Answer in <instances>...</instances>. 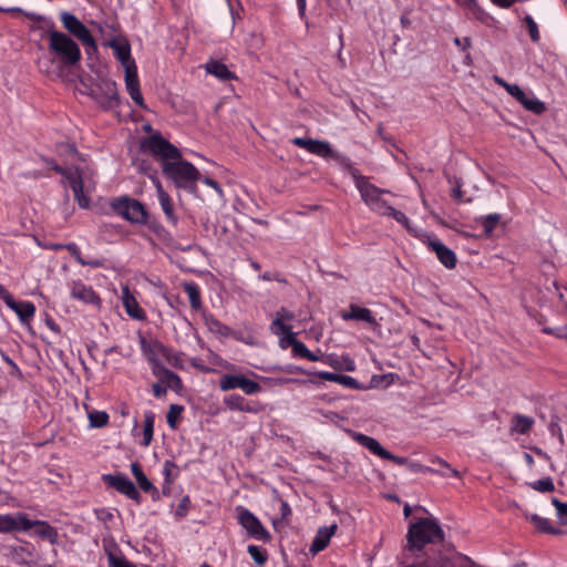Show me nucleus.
Segmentation results:
<instances>
[{
  "mask_svg": "<svg viewBox=\"0 0 567 567\" xmlns=\"http://www.w3.org/2000/svg\"><path fill=\"white\" fill-rule=\"evenodd\" d=\"M343 320H358L368 322L371 326H377V320L368 308L351 305L349 311L342 313Z\"/></svg>",
  "mask_w": 567,
  "mask_h": 567,
  "instance_id": "obj_25",
  "label": "nucleus"
},
{
  "mask_svg": "<svg viewBox=\"0 0 567 567\" xmlns=\"http://www.w3.org/2000/svg\"><path fill=\"white\" fill-rule=\"evenodd\" d=\"M535 421L530 416L515 414L511 420V433L527 434L533 427Z\"/></svg>",
  "mask_w": 567,
  "mask_h": 567,
  "instance_id": "obj_28",
  "label": "nucleus"
},
{
  "mask_svg": "<svg viewBox=\"0 0 567 567\" xmlns=\"http://www.w3.org/2000/svg\"><path fill=\"white\" fill-rule=\"evenodd\" d=\"M34 534L42 539H48L52 545L58 544L59 533L55 527L44 520H35Z\"/></svg>",
  "mask_w": 567,
  "mask_h": 567,
  "instance_id": "obj_27",
  "label": "nucleus"
},
{
  "mask_svg": "<svg viewBox=\"0 0 567 567\" xmlns=\"http://www.w3.org/2000/svg\"><path fill=\"white\" fill-rule=\"evenodd\" d=\"M247 549H248L250 557L257 565L262 566L266 564V561L268 559V555H267L266 550L259 548L256 545H249Z\"/></svg>",
  "mask_w": 567,
  "mask_h": 567,
  "instance_id": "obj_38",
  "label": "nucleus"
},
{
  "mask_svg": "<svg viewBox=\"0 0 567 567\" xmlns=\"http://www.w3.org/2000/svg\"><path fill=\"white\" fill-rule=\"evenodd\" d=\"M59 18L63 28L68 32L66 34L78 39L85 47L87 55L97 52V44L94 37L76 16L68 11H62L60 12Z\"/></svg>",
  "mask_w": 567,
  "mask_h": 567,
  "instance_id": "obj_6",
  "label": "nucleus"
},
{
  "mask_svg": "<svg viewBox=\"0 0 567 567\" xmlns=\"http://www.w3.org/2000/svg\"><path fill=\"white\" fill-rule=\"evenodd\" d=\"M525 25L527 28L528 34L533 42H538L540 39L538 25L535 20L530 16H526L524 19Z\"/></svg>",
  "mask_w": 567,
  "mask_h": 567,
  "instance_id": "obj_42",
  "label": "nucleus"
},
{
  "mask_svg": "<svg viewBox=\"0 0 567 567\" xmlns=\"http://www.w3.org/2000/svg\"><path fill=\"white\" fill-rule=\"evenodd\" d=\"M219 386L223 391L240 389L246 394H255L261 391L258 382L246 378L244 374H226L221 378Z\"/></svg>",
  "mask_w": 567,
  "mask_h": 567,
  "instance_id": "obj_13",
  "label": "nucleus"
},
{
  "mask_svg": "<svg viewBox=\"0 0 567 567\" xmlns=\"http://www.w3.org/2000/svg\"><path fill=\"white\" fill-rule=\"evenodd\" d=\"M383 458L392 461L399 465H406L409 463V460L406 457L396 456V455L390 453L389 451L386 452V454L384 455Z\"/></svg>",
  "mask_w": 567,
  "mask_h": 567,
  "instance_id": "obj_55",
  "label": "nucleus"
},
{
  "mask_svg": "<svg viewBox=\"0 0 567 567\" xmlns=\"http://www.w3.org/2000/svg\"><path fill=\"white\" fill-rule=\"evenodd\" d=\"M113 212L132 224L148 226L158 231L163 227L153 218L147 208L137 199L130 196H121L111 200Z\"/></svg>",
  "mask_w": 567,
  "mask_h": 567,
  "instance_id": "obj_3",
  "label": "nucleus"
},
{
  "mask_svg": "<svg viewBox=\"0 0 567 567\" xmlns=\"http://www.w3.org/2000/svg\"><path fill=\"white\" fill-rule=\"evenodd\" d=\"M204 69L206 73L215 76L219 81L226 82L231 80H237V76L234 72H231L226 64L218 60L210 59L208 60Z\"/></svg>",
  "mask_w": 567,
  "mask_h": 567,
  "instance_id": "obj_22",
  "label": "nucleus"
},
{
  "mask_svg": "<svg viewBox=\"0 0 567 567\" xmlns=\"http://www.w3.org/2000/svg\"><path fill=\"white\" fill-rule=\"evenodd\" d=\"M17 529V520L10 515H0V532L9 533Z\"/></svg>",
  "mask_w": 567,
  "mask_h": 567,
  "instance_id": "obj_44",
  "label": "nucleus"
},
{
  "mask_svg": "<svg viewBox=\"0 0 567 567\" xmlns=\"http://www.w3.org/2000/svg\"><path fill=\"white\" fill-rule=\"evenodd\" d=\"M549 432L551 435L557 436L560 443H564V435L557 420L550 421Z\"/></svg>",
  "mask_w": 567,
  "mask_h": 567,
  "instance_id": "obj_51",
  "label": "nucleus"
},
{
  "mask_svg": "<svg viewBox=\"0 0 567 567\" xmlns=\"http://www.w3.org/2000/svg\"><path fill=\"white\" fill-rule=\"evenodd\" d=\"M157 352L163 358H165L167 363L171 364L172 367H175V368H182L183 367V360L172 349H169V348H167L165 346L159 344V346H157Z\"/></svg>",
  "mask_w": 567,
  "mask_h": 567,
  "instance_id": "obj_35",
  "label": "nucleus"
},
{
  "mask_svg": "<svg viewBox=\"0 0 567 567\" xmlns=\"http://www.w3.org/2000/svg\"><path fill=\"white\" fill-rule=\"evenodd\" d=\"M272 324L279 327L282 333H290V327L282 323V316L280 312H277L276 319L274 320Z\"/></svg>",
  "mask_w": 567,
  "mask_h": 567,
  "instance_id": "obj_56",
  "label": "nucleus"
},
{
  "mask_svg": "<svg viewBox=\"0 0 567 567\" xmlns=\"http://www.w3.org/2000/svg\"><path fill=\"white\" fill-rule=\"evenodd\" d=\"M445 534L433 518H420L411 524L406 534V549L421 551L427 544H441Z\"/></svg>",
  "mask_w": 567,
  "mask_h": 567,
  "instance_id": "obj_2",
  "label": "nucleus"
},
{
  "mask_svg": "<svg viewBox=\"0 0 567 567\" xmlns=\"http://www.w3.org/2000/svg\"><path fill=\"white\" fill-rule=\"evenodd\" d=\"M353 439L362 446L368 449L371 453L384 457L386 450L374 439L361 433H354Z\"/></svg>",
  "mask_w": 567,
  "mask_h": 567,
  "instance_id": "obj_26",
  "label": "nucleus"
},
{
  "mask_svg": "<svg viewBox=\"0 0 567 567\" xmlns=\"http://www.w3.org/2000/svg\"><path fill=\"white\" fill-rule=\"evenodd\" d=\"M498 85L506 89L509 95L515 97L517 102H520L523 99H525V92L516 84H508L503 79L498 78Z\"/></svg>",
  "mask_w": 567,
  "mask_h": 567,
  "instance_id": "obj_40",
  "label": "nucleus"
},
{
  "mask_svg": "<svg viewBox=\"0 0 567 567\" xmlns=\"http://www.w3.org/2000/svg\"><path fill=\"white\" fill-rule=\"evenodd\" d=\"M436 252L437 259L446 267L454 268L456 265V256L454 250H434Z\"/></svg>",
  "mask_w": 567,
  "mask_h": 567,
  "instance_id": "obj_37",
  "label": "nucleus"
},
{
  "mask_svg": "<svg viewBox=\"0 0 567 567\" xmlns=\"http://www.w3.org/2000/svg\"><path fill=\"white\" fill-rule=\"evenodd\" d=\"M90 424L93 427H102L109 422V414L103 411L93 412L89 415Z\"/></svg>",
  "mask_w": 567,
  "mask_h": 567,
  "instance_id": "obj_41",
  "label": "nucleus"
},
{
  "mask_svg": "<svg viewBox=\"0 0 567 567\" xmlns=\"http://www.w3.org/2000/svg\"><path fill=\"white\" fill-rule=\"evenodd\" d=\"M337 528H338L337 524H332L330 526H324V527L319 528V530L309 548L310 553L317 554V553L323 550L328 546V544H329L331 537L334 535Z\"/></svg>",
  "mask_w": 567,
  "mask_h": 567,
  "instance_id": "obj_23",
  "label": "nucleus"
},
{
  "mask_svg": "<svg viewBox=\"0 0 567 567\" xmlns=\"http://www.w3.org/2000/svg\"><path fill=\"white\" fill-rule=\"evenodd\" d=\"M103 480L105 483H107L110 486L114 487L117 492L124 494L125 496L130 497L133 501H136L137 503L141 499V494L136 489L134 483L127 478L123 474H116V475H104Z\"/></svg>",
  "mask_w": 567,
  "mask_h": 567,
  "instance_id": "obj_16",
  "label": "nucleus"
},
{
  "mask_svg": "<svg viewBox=\"0 0 567 567\" xmlns=\"http://www.w3.org/2000/svg\"><path fill=\"white\" fill-rule=\"evenodd\" d=\"M318 377L322 380L338 382V383L340 380V374L332 373V372H319Z\"/></svg>",
  "mask_w": 567,
  "mask_h": 567,
  "instance_id": "obj_57",
  "label": "nucleus"
},
{
  "mask_svg": "<svg viewBox=\"0 0 567 567\" xmlns=\"http://www.w3.org/2000/svg\"><path fill=\"white\" fill-rule=\"evenodd\" d=\"M189 504H190V499H189V497H188V496H184V497L181 499V502H179V504H178V506H177L176 515H178V516H181V517H182V516H185V515H186V513H187V509H188Z\"/></svg>",
  "mask_w": 567,
  "mask_h": 567,
  "instance_id": "obj_52",
  "label": "nucleus"
},
{
  "mask_svg": "<svg viewBox=\"0 0 567 567\" xmlns=\"http://www.w3.org/2000/svg\"><path fill=\"white\" fill-rule=\"evenodd\" d=\"M183 406L177 404H172L169 406L168 413H167V423L172 429L176 427V419L182 413Z\"/></svg>",
  "mask_w": 567,
  "mask_h": 567,
  "instance_id": "obj_46",
  "label": "nucleus"
},
{
  "mask_svg": "<svg viewBox=\"0 0 567 567\" xmlns=\"http://www.w3.org/2000/svg\"><path fill=\"white\" fill-rule=\"evenodd\" d=\"M17 520V529L16 530H29L35 527V520H31L27 517L25 514H21L16 518Z\"/></svg>",
  "mask_w": 567,
  "mask_h": 567,
  "instance_id": "obj_47",
  "label": "nucleus"
},
{
  "mask_svg": "<svg viewBox=\"0 0 567 567\" xmlns=\"http://www.w3.org/2000/svg\"><path fill=\"white\" fill-rule=\"evenodd\" d=\"M150 362L153 365L154 375L157 377L158 380L166 385V388H169L175 392H179L183 389V382L175 372L165 368L155 358H150Z\"/></svg>",
  "mask_w": 567,
  "mask_h": 567,
  "instance_id": "obj_17",
  "label": "nucleus"
},
{
  "mask_svg": "<svg viewBox=\"0 0 567 567\" xmlns=\"http://www.w3.org/2000/svg\"><path fill=\"white\" fill-rule=\"evenodd\" d=\"M3 299L7 306L18 315L22 322H28L34 316L35 307L32 302L17 301L10 293H7Z\"/></svg>",
  "mask_w": 567,
  "mask_h": 567,
  "instance_id": "obj_19",
  "label": "nucleus"
},
{
  "mask_svg": "<svg viewBox=\"0 0 567 567\" xmlns=\"http://www.w3.org/2000/svg\"><path fill=\"white\" fill-rule=\"evenodd\" d=\"M382 215L390 216L395 219L409 231L410 235L420 239V241L426 245L427 248H447L437 239L433 233H429L422 228L413 226L403 212L398 210L389 205Z\"/></svg>",
  "mask_w": 567,
  "mask_h": 567,
  "instance_id": "obj_10",
  "label": "nucleus"
},
{
  "mask_svg": "<svg viewBox=\"0 0 567 567\" xmlns=\"http://www.w3.org/2000/svg\"><path fill=\"white\" fill-rule=\"evenodd\" d=\"M203 184L214 188L217 194L221 197L223 196V189L220 187V185L218 184V182H216L215 179L210 178V177H204L199 179Z\"/></svg>",
  "mask_w": 567,
  "mask_h": 567,
  "instance_id": "obj_53",
  "label": "nucleus"
},
{
  "mask_svg": "<svg viewBox=\"0 0 567 567\" xmlns=\"http://www.w3.org/2000/svg\"><path fill=\"white\" fill-rule=\"evenodd\" d=\"M131 471L133 476L135 477L140 488L143 492H148L153 489V483L146 477L141 465L137 462L132 463Z\"/></svg>",
  "mask_w": 567,
  "mask_h": 567,
  "instance_id": "obj_32",
  "label": "nucleus"
},
{
  "mask_svg": "<svg viewBox=\"0 0 567 567\" xmlns=\"http://www.w3.org/2000/svg\"><path fill=\"white\" fill-rule=\"evenodd\" d=\"M109 561L111 567H136L123 557H118L115 554L109 553Z\"/></svg>",
  "mask_w": 567,
  "mask_h": 567,
  "instance_id": "obj_49",
  "label": "nucleus"
},
{
  "mask_svg": "<svg viewBox=\"0 0 567 567\" xmlns=\"http://www.w3.org/2000/svg\"><path fill=\"white\" fill-rule=\"evenodd\" d=\"M348 165H340L344 171H347L352 178L354 179L355 186L360 192V195L363 202L374 212L382 215V213L386 209L389 204L386 200L382 198V194L386 193V190L381 189L373 184H371L367 177L360 174V171L354 167L350 157H348Z\"/></svg>",
  "mask_w": 567,
  "mask_h": 567,
  "instance_id": "obj_5",
  "label": "nucleus"
},
{
  "mask_svg": "<svg viewBox=\"0 0 567 567\" xmlns=\"http://www.w3.org/2000/svg\"><path fill=\"white\" fill-rule=\"evenodd\" d=\"M71 296L74 299L85 303L94 305L96 307H100L101 305V298L99 295L95 293L92 287H87L82 282H73L71 288Z\"/></svg>",
  "mask_w": 567,
  "mask_h": 567,
  "instance_id": "obj_21",
  "label": "nucleus"
},
{
  "mask_svg": "<svg viewBox=\"0 0 567 567\" xmlns=\"http://www.w3.org/2000/svg\"><path fill=\"white\" fill-rule=\"evenodd\" d=\"M542 331L544 333L554 334L557 338H561V339H566L567 340V326L566 327H559V328L544 327L542 329Z\"/></svg>",
  "mask_w": 567,
  "mask_h": 567,
  "instance_id": "obj_50",
  "label": "nucleus"
},
{
  "mask_svg": "<svg viewBox=\"0 0 567 567\" xmlns=\"http://www.w3.org/2000/svg\"><path fill=\"white\" fill-rule=\"evenodd\" d=\"M519 103L527 111H530L537 115H540L546 111L545 103L538 100L532 92L529 94H525V99H523Z\"/></svg>",
  "mask_w": 567,
  "mask_h": 567,
  "instance_id": "obj_31",
  "label": "nucleus"
},
{
  "mask_svg": "<svg viewBox=\"0 0 567 567\" xmlns=\"http://www.w3.org/2000/svg\"><path fill=\"white\" fill-rule=\"evenodd\" d=\"M289 343L291 344L292 347V353L293 355L296 357H302V358H306L310 361H318L319 358L313 354L307 347L303 342L299 341L298 339H296L293 337L292 333H290L289 336Z\"/></svg>",
  "mask_w": 567,
  "mask_h": 567,
  "instance_id": "obj_30",
  "label": "nucleus"
},
{
  "mask_svg": "<svg viewBox=\"0 0 567 567\" xmlns=\"http://www.w3.org/2000/svg\"><path fill=\"white\" fill-rule=\"evenodd\" d=\"M529 486L540 493L553 492L555 489L554 482L550 477L534 481L529 483Z\"/></svg>",
  "mask_w": 567,
  "mask_h": 567,
  "instance_id": "obj_39",
  "label": "nucleus"
},
{
  "mask_svg": "<svg viewBox=\"0 0 567 567\" xmlns=\"http://www.w3.org/2000/svg\"><path fill=\"white\" fill-rule=\"evenodd\" d=\"M553 505L556 508V515L559 519L560 524L565 525L567 524V503L560 502L557 498L551 499Z\"/></svg>",
  "mask_w": 567,
  "mask_h": 567,
  "instance_id": "obj_43",
  "label": "nucleus"
},
{
  "mask_svg": "<svg viewBox=\"0 0 567 567\" xmlns=\"http://www.w3.org/2000/svg\"><path fill=\"white\" fill-rule=\"evenodd\" d=\"M177 468L176 464L172 461H166L165 464H164V475H165V481L166 483L168 484H172L173 483V480L176 477V473H175V470Z\"/></svg>",
  "mask_w": 567,
  "mask_h": 567,
  "instance_id": "obj_48",
  "label": "nucleus"
},
{
  "mask_svg": "<svg viewBox=\"0 0 567 567\" xmlns=\"http://www.w3.org/2000/svg\"><path fill=\"white\" fill-rule=\"evenodd\" d=\"M153 427H154V414L152 412H147L145 414L144 420V430H143V442L144 446L150 445L153 440Z\"/></svg>",
  "mask_w": 567,
  "mask_h": 567,
  "instance_id": "obj_36",
  "label": "nucleus"
},
{
  "mask_svg": "<svg viewBox=\"0 0 567 567\" xmlns=\"http://www.w3.org/2000/svg\"><path fill=\"white\" fill-rule=\"evenodd\" d=\"M452 196H453V198H455V199H457V200H460V202H462V200H463V199H462V190L460 189V187H458V186H456V187H454V188H453V190H452Z\"/></svg>",
  "mask_w": 567,
  "mask_h": 567,
  "instance_id": "obj_62",
  "label": "nucleus"
},
{
  "mask_svg": "<svg viewBox=\"0 0 567 567\" xmlns=\"http://www.w3.org/2000/svg\"><path fill=\"white\" fill-rule=\"evenodd\" d=\"M281 519H286L291 514V508L286 501L280 502Z\"/></svg>",
  "mask_w": 567,
  "mask_h": 567,
  "instance_id": "obj_60",
  "label": "nucleus"
},
{
  "mask_svg": "<svg viewBox=\"0 0 567 567\" xmlns=\"http://www.w3.org/2000/svg\"><path fill=\"white\" fill-rule=\"evenodd\" d=\"M43 22L44 34L48 40V51L50 59L44 61L39 60V70L45 74H51L53 69L59 71L71 69L78 65L82 59V53L79 44L66 33L55 29L52 20L39 17Z\"/></svg>",
  "mask_w": 567,
  "mask_h": 567,
  "instance_id": "obj_1",
  "label": "nucleus"
},
{
  "mask_svg": "<svg viewBox=\"0 0 567 567\" xmlns=\"http://www.w3.org/2000/svg\"><path fill=\"white\" fill-rule=\"evenodd\" d=\"M537 300L540 306L551 307L557 313L567 316V287L550 281L538 291Z\"/></svg>",
  "mask_w": 567,
  "mask_h": 567,
  "instance_id": "obj_11",
  "label": "nucleus"
},
{
  "mask_svg": "<svg viewBox=\"0 0 567 567\" xmlns=\"http://www.w3.org/2000/svg\"><path fill=\"white\" fill-rule=\"evenodd\" d=\"M339 383L346 386L355 388L357 380L350 375L340 374Z\"/></svg>",
  "mask_w": 567,
  "mask_h": 567,
  "instance_id": "obj_58",
  "label": "nucleus"
},
{
  "mask_svg": "<svg viewBox=\"0 0 567 567\" xmlns=\"http://www.w3.org/2000/svg\"><path fill=\"white\" fill-rule=\"evenodd\" d=\"M162 172L177 188L188 193L197 190L196 184L200 179V173L192 163L185 161L182 154L179 158L164 163Z\"/></svg>",
  "mask_w": 567,
  "mask_h": 567,
  "instance_id": "obj_4",
  "label": "nucleus"
},
{
  "mask_svg": "<svg viewBox=\"0 0 567 567\" xmlns=\"http://www.w3.org/2000/svg\"><path fill=\"white\" fill-rule=\"evenodd\" d=\"M409 466V468L412 471V472H425V471H431L430 468L419 464V463H414V462H409L406 464Z\"/></svg>",
  "mask_w": 567,
  "mask_h": 567,
  "instance_id": "obj_61",
  "label": "nucleus"
},
{
  "mask_svg": "<svg viewBox=\"0 0 567 567\" xmlns=\"http://www.w3.org/2000/svg\"><path fill=\"white\" fill-rule=\"evenodd\" d=\"M107 45L113 50L114 56L126 66L131 63H135L131 54V45L126 39L114 38L107 42Z\"/></svg>",
  "mask_w": 567,
  "mask_h": 567,
  "instance_id": "obj_20",
  "label": "nucleus"
},
{
  "mask_svg": "<svg viewBox=\"0 0 567 567\" xmlns=\"http://www.w3.org/2000/svg\"><path fill=\"white\" fill-rule=\"evenodd\" d=\"M167 392V388L164 383H162L159 380L158 382L153 384V393L156 398H161L165 395Z\"/></svg>",
  "mask_w": 567,
  "mask_h": 567,
  "instance_id": "obj_54",
  "label": "nucleus"
},
{
  "mask_svg": "<svg viewBox=\"0 0 567 567\" xmlns=\"http://www.w3.org/2000/svg\"><path fill=\"white\" fill-rule=\"evenodd\" d=\"M295 146L305 148L309 153L320 156L324 159H333L339 166L348 165V156L333 150L327 141H319L305 137H295L291 140Z\"/></svg>",
  "mask_w": 567,
  "mask_h": 567,
  "instance_id": "obj_9",
  "label": "nucleus"
},
{
  "mask_svg": "<svg viewBox=\"0 0 567 567\" xmlns=\"http://www.w3.org/2000/svg\"><path fill=\"white\" fill-rule=\"evenodd\" d=\"M483 234L489 236L496 228V214H489L486 217H482Z\"/></svg>",
  "mask_w": 567,
  "mask_h": 567,
  "instance_id": "obj_45",
  "label": "nucleus"
},
{
  "mask_svg": "<svg viewBox=\"0 0 567 567\" xmlns=\"http://www.w3.org/2000/svg\"><path fill=\"white\" fill-rule=\"evenodd\" d=\"M225 404L229 410H238L241 412H248V413H256L258 412V409L250 405L245 398L233 394L225 399Z\"/></svg>",
  "mask_w": 567,
  "mask_h": 567,
  "instance_id": "obj_29",
  "label": "nucleus"
},
{
  "mask_svg": "<svg viewBox=\"0 0 567 567\" xmlns=\"http://www.w3.org/2000/svg\"><path fill=\"white\" fill-rule=\"evenodd\" d=\"M142 150L150 153L156 161L161 162V166L166 162L181 157V151L159 133L152 134L144 138L142 142Z\"/></svg>",
  "mask_w": 567,
  "mask_h": 567,
  "instance_id": "obj_7",
  "label": "nucleus"
},
{
  "mask_svg": "<svg viewBox=\"0 0 567 567\" xmlns=\"http://www.w3.org/2000/svg\"><path fill=\"white\" fill-rule=\"evenodd\" d=\"M44 163L55 171L58 174L62 175L64 179L68 182L69 186L73 190L74 199L79 204L81 208H89L90 198L84 193V183L81 172L78 167L73 168H63L58 165L53 159L44 158Z\"/></svg>",
  "mask_w": 567,
  "mask_h": 567,
  "instance_id": "obj_8",
  "label": "nucleus"
},
{
  "mask_svg": "<svg viewBox=\"0 0 567 567\" xmlns=\"http://www.w3.org/2000/svg\"><path fill=\"white\" fill-rule=\"evenodd\" d=\"M91 96L104 111L116 109L121 102L117 84L109 78L99 81L92 89Z\"/></svg>",
  "mask_w": 567,
  "mask_h": 567,
  "instance_id": "obj_12",
  "label": "nucleus"
},
{
  "mask_svg": "<svg viewBox=\"0 0 567 567\" xmlns=\"http://www.w3.org/2000/svg\"><path fill=\"white\" fill-rule=\"evenodd\" d=\"M156 192H157V199H158L159 206L165 215L166 221L172 226H177L179 219L175 212V206H174L173 199L169 196V194L164 190L161 182H156Z\"/></svg>",
  "mask_w": 567,
  "mask_h": 567,
  "instance_id": "obj_18",
  "label": "nucleus"
},
{
  "mask_svg": "<svg viewBox=\"0 0 567 567\" xmlns=\"http://www.w3.org/2000/svg\"><path fill=\"white\" fill-rule=\"evenodd\" d=\"M183 288L188 295L190 307L195 310L202 306L200 293L198 287L193 282H184Z\"/></svg>",
  "mask_w": 567,
  "mask_h": 567,
  "instance_id": "obj_34",
  "label": "nucleus"
},
{
  "mask_svg": "<svg viewBox=\"0 0 567 567\" xmlns=\"http://www.w3.org/2000/svg\"><path fill=\"white\" fill-rule=\"evenodd\" d=\"M530 522L542 533H547V534H553V535L559 534V529L553 527V525L548 518L540 517L539 515L533 514V515H530Z\"/></svg>",
  "mask_w": 567,
  "mask_h": 567,
  "instance_id": "obj_33",
  "label": "nucleus"
},
{
  "mask_svg": "<svg viewBox=\"0 0 567 567\" xmlns=\"http://www.w3.org/2000/svg\"><path fill=\"white\" fill-rule=\"evenodd\" d=\"M238 520L250 537L262 542H269L271 539L269 532L250 511L243 509L238 515Z\"/></svg>",
  "mask_w": 567,
  "mask_h": 567,
  "instance_id": "obj_14",
  "label": "nucleus"
},
{
  "mask_svg": "<svg viewBox=\"0 0 567 567\" xmlns=\"http://www.w3.org/2000/svg\"><path fill=\"white\" fill-rule=\"evenodd\" d=\"M122 302L130 317L138 320L145 318L144 310L138 306V302L131 293L128 286H124L122 288Z\"/></svg>",
  "mask_w": 567,
  "mask_h": 567,
  "instance_id": "obj_24",
  "label": "nucleus"
},
{
  "mask_svg": "<svg viewBox=\"0 0 567 567\" xmlns=\"http://www.w3.org/2000/svg\"><path fill=\"white\" fill-rule=\"evenodd\" d=\"M73 254L76 256V259L83 264V265H91L93 267H100L102 266V262L99 261V260H91V261H85L82 257H81V254H80V250H72Z\"/></svg>",
  "mask_w": 567,
  "mask_h": 567,
  "instance_id": "obj_59",
  "label": "nucleus"
},
{
  "mask_svg": "<svg viewBox=\"0 0 567 567\" xmlns=\"http://www.w3.org/2000/svg\"><path fill=\"white\" fill-rule=\"evenodd\" d=\"M125 87L133 102L141 109H146L137 74V66L131 63L125 70Z\"/></svg>",
  "mask_w": 567,
  "mask_h": 567,
  "instance_id": "obj_15",
  "label": "nucleus"
},
{
  "mask_svg": "<svg viewBox=\"0 0 567 567\" xmlns=\"http://www.w3.org/2000/svg\"><path fill=\"white\" fill-rule=\"evenodd\" d=\"M147 493H151L153 501H158L161 495L158 489L153 485V489L148 491Z\"/></svg>",
  "mask_w": 567,
  "mask_h": 567,
  "instance_id": "obj_64",
  "label": "nucleus"
},
{
  "mask_svg": "<svg viewBox=\"0 0 567 567\" xmlns=\"http://www.w3.org/2000/svg\"><path fill=\"white\" fill-rule=\"evenodd\" d=\"M517 0H498V7H501V8H509Z\"/></svg>",
  "mask_w": 567,
  "mask_h": 567,
  "instance_id": "obj_63",
  "label": "nucleus"
}]
</instances>
